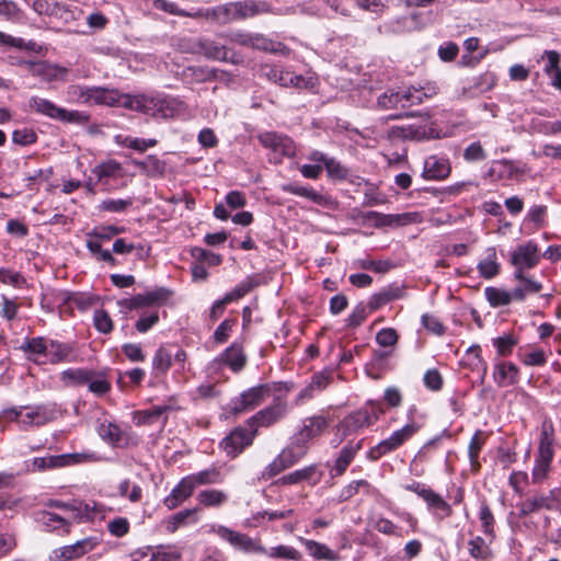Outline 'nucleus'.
<instances>
[{
	"mask_svg": "<svg viewBox=\"0 0 561 561\" xmlns=\"http://www.w3.org/2000/svg\"><path fill=\"white\" fill-rule=\"evenodd\" d=\"M390 135L393 137L411 140L439 138V134L432 126L421 124L394 126L390 129Z\"/></svg>",
	"mask_w": 561,
	"mask_h": 561,
	"instance_id": "f3484780",
	"label": "nucleus"
},
{
	"mask_svg": "<svg viewBox=\"0 0 561 561\" xmlns=\"http://www.w3.org/2000/svg\"><path fill=\"white\" fill-rule=\"evenodd\" d=\"M133 164L151 178L161 176L165 171V162L156 156H148L144 161L134 160Z\"/></svg>",
	"mask_w": 561,
	"mask_h": 561,
	"instance_id": "ea45409f",
	"label": "nucleus"
},
{
	"mask_svg": "<svg viewBox=\"0 0 561 561\" xmlns=\"http://www.w3.org/2000/svg\"><path fill=\"white\" fill-rule=\"evenodd\" d=\"M28 106L36 113L53 119H58L59 111L61 108L51 101L39 96H32L28 101Z\"/></svg>",
	"mask_w": 561,
	"mask_h": 561,
	"instance_id": "58836bf2",
	"label": "nucleus"
},
{
	"mask_svg": "<svg viewBox=\"0 0 561 561\" xmlns=\"http://www.w3.org/2000/svg\"><path fill=\"white\" fill-rule=\"evenodd\" d=\"M93 323L95 329L101 333L107 334L113 330V321L110 314L103 309L94 311Z\"/></svg>",
	"mask_w": 561,
	"mask_h": 561,
	"instance_id": "4d7b16f0",
	"label": "nucleus"
},
{
	"mask_svg": "<svg viewBox=\"0 0 561 561\" xmlns=\"http://www.w3.org/2000/svg\"><path fill=\"white\" fill-rule=\"evenodd\" d=\"M12 140L16 145L28 146L36 142L37 136L35 131L30 128L16 129L12 134Z\"/></svg>",
	"mask_w": 561,
	"mask_h": 561,
	"instance_id": "e2e57ef3",
	"label": "nucleus"
},
{
	"mask_svg": "<svg viewBox=\"0 0 561 561\" xmlns=\"http://www.w3.org/2000/svg\"><path fill=\"white\" fill-rule=\"evenodd\" d=\"M424 492L425 494H422V499L436 519L443 520L451 516L453 508L450 504H448L438 493L432 489Z\"/></svg>",
	"mask_w": 561,
	"mask_h": 561,
	"instance_id": "bb28decb",
	"label": "nucleus"
},
{
	"mask_svg": "<svg viewBox=\"0 0 561 561\" xmlns=\"http://www.w3.org/2000/svg\"><path fill=\"white\" fill-rule=\"evenodd\" d=\"M484 293L486 300L492 307L506 306L515 300V297H513V290L508 291L502 288L486 287Z\"/></svg>",
	"mask_w": 561,
	"mask_h": 561,
	"instance_id": "c03bdc74",
	"label": "nucleus"
},
{
	"mask_svg": "<svg viewBox=\"0 0 561 561\" xmlns=\"http://www.w3.org/2000/svg\"><path fill=\"white\" fill-rule=\"evenodd\" d=\"M256 428L250 431L244 427H236L220 443L222 449L230 457L238 456L245 447L250 446L255 437Z\"/></svg>",
	"mask_w": 561,
	"mask_h": 561,
	"instance_id": "ddd939ff",
	"label": "nucleus"
},
{
	"mask_svg": "<svg viewBox=\"0 0 561 561\" xmlns=\"http://www.w3.org/2000/svg\"><path fill=\"white\" fill-rule=\"evenodd\" d=\"M99 545L95 537H88L75 542L73 545L61 547L59 550L54 551L55 561H71L82 557L83 554L92 551Z\"/></svg>",
	"mask_w": 561,
	"mask_h": 561,
	"instance_id": "6ab92c4d",
	"label": "nucleus"
},
{
	"mask_svg": "<svg viewBox=\"0 0 561 561\" xmlns=\"http://www.w3.org/2000/svg\"><path fill=\"white\" fill-rule=\"evenodd\" d=\"M401 96V105H415L422 103L425 99H427L430 95L423 90V89H416L414 87H411L407 89Z\"/></svg>",
	"mask_w": 561,
	"mask_h": 561,
	"instance_id": "864d4df0",
	"label": "nucleus"
},
{
	"mask_svg": "<svg viewBox=\"0 0 561 561\" xmlns=\"http://www.w3.org/2000/svg\"><path fill=\"white\" fill-rule=\"evenodd\" d=\"M133 205V199H114V198H107L102 201L98 208L101 211H108V213H124L126 211L130 206Z\"/></svg>",
	"mask_w": 561,
	"mask_h": 561,
	"instance_id": "8fccbe9b",
	"label": "nucleus"
},
{
	"mask_svg": "<svg viewBox=\"0 0 561 561\" xmlns=\"http://www.w3.org/2000/svg\"><path fill=\"white\" fill-rule=\"evenodd\" d=\"M518 367L511 362L497 363L494 366L493 379L500 387L511 386L518 380Z\"/></svg>",
	"mask_w": 561,
	"mask_h": 561,
	"instance_id": "c85d7f7f",
	"label": "nucleus"
},
{
	"mask_svg": "<svg viewBox=\"0 0 561 561\" xmlns=\"http://www.w3.org/2000/svg\"><path fill=\"white\" fill-rule=\"evenodd\" d=\"M172 365V354L165 347H159L152 358V369L157 376L165 375Z\"/></svg>",
	"mask_w": 561,
	"mask_h": 561,
	"instance_id": "a18cd8bd",
	"label": "nucleus"
},
{
	"mask_svg": "<svg viewBox=\"0 0 561 561\" xmlns=\"http://www.w3.org/2000/svg\"><path fill=\"white\" fill-rule=\"evenodd\" d=\"M485 158V150L478 141L470 144L463 151V159L468 162L482 161Z\"/></svg>",
	"mask_w": 561,
	"mask_h": 561,
	"instance_id": "69168bd1",
	"label": "nucleus"
},
{
	"mask_svg": "<svg viewBox=\"0 0 561 561\" xmlns=\"http://www.w3.org/2000/svg\"><path fill=\"white\" fill-rule=\"evenodd\" d=\"M191 51L203 55L207 59L220 61L228 60L230 49L214 39L201 37L193 43Z\"/></svg>",
	"mask_w": 561,
	"mask_h": 561,
	"instance_id": "a211bd4d",
	"label": "nucleus"
},
{
	"mask_svg": "<svg viewBox=\"0 0 561 561\" xmlns=\"http://www.w3.org/2000/svg\"><path fill=\"white\" fill-rule=\"evenodd\" d=\"M228 500L226 492L216 489L203 490L197 495V501L207 507H219Z\"/></svg>",
	"mask_w": 561,
	"mask_h": 561,
	"instance_id": "79ce46f5",
	"label": "nucleus"
},
{
	"mask_svg": "<svg viewBox=\"0 0 561 561\" xmlns=\"http://www.w3.org/2000/svg\"><path fill=\"white\" fill-rule=\"evenodd\" d=\"M135 111L150 114L162 118L174 117L186 110V105L183 101L172 96H148L145 94L136 95Z\"/></svg>",
	"mask_w": 561,
	"mask_h": 561,
	"instance_id": "f257e3e1",
	"label": "nucleus"
},
{
	"mask_svg": "<svg viewBox=\"0 0 561 561\" xmlns=\"http://www.w3.org/2000/svg\"><path fill=\"white\" fill-rule=\"evenodd\" d=\"M33 470H45L51 468H61L62 467V457L61 455L56 456H47V457H37L33 459Z\"/></svg>",
	"mask_w": 561,
	"mask_h": 561,
	"instance_id": "6e6d98bb",
	"label": "nucleus"
},
{
	"mask_svg": "<svg viewBox=\"0 0 561 561\" xmlns=\"http://www.w3.org/2000/svg\"><path fill=\"white\" fill-rule=\"evenodd\" d=\"M218 362L226 364L234 373H238L245 366L247 356L240 345L232 344L219 355Z\"/></svg>",
	"mask_w": 561,
	"mask_h": 561,
	"instance_id": "7c9ffc66",
	"label": "nucleus"
},
{
	"mask_svg": "<svg viewBox=\"0 0 561 561\" xmlns=\"http://www.w3.org/2000/svg\"><path fill=\"white\" fill-rule=\"evenodd\" d=\"M66 94L70 103L91 105V87L71 84L67 88Z\"/></svg>",
	"mask_w": 561,
	"mask_h": 561,
	"instance_id": "49530a36",
	"label": "nucleus"
},
{
	"mask_svg": "<svg viewBox=\"0 0 561 561\" xmlns=\"http://www.w3.org/2000/svg\"><path fill=\"white\" fill-rule=\"evenodd\" d=\"M484 444V439L480 432H477L470 439L468 446L469 459L472 468L477 469L480 467L479 463V454Z\"/></svg>",
	"mask_w": 561,
	"mask_h": 561,
	"instance_id": "5fc2aeb1",
	"label": "nucleus"
},
{
	"mask_svg": "<svg viewBox=\"0 0 561 561\" xmlns=\"http://www.w3.org/2000/svg\"><path fill=\"white\" fill-rule=\"evenodd\" d=\"M451 171L448 158L432 154L424 160L422 176L425 180L440 181L449 176Z\"/></svg>",
	"mask_w": 561,
	"mask_h": 561,
	"instance_id": "aec40b11",
	"label": "nucleus"
},
{
	"mask_svg": "<svg viewBox=\"0 0 561 561\" xmlns=\"http://www.w3.org/2000/svg\"><path fill=\"white\" fill-rule=\"evenodd\" d=\"M94 373L83 368H68L60 374V380L67 387H76L88 383Z\"/></svg>",
	"mask_w": 561,
	"mask_h": 561,
	"instance_id": "72a5a7b5",
	"label": "nucleus"
},
{
	"mask_svg": "<svg viewBox=\"0 0 561 561\" xmlns=\"http://www.w3.org/2000/svg\"><path fill=\"white\" fill-rule=\"evenodd\" d=\"M424 385L432 391H438L443 387V378L437 369H428L423 377Z\"/></svg>",
	"mask_w": 561,
	"mask_h": 561,
	"instance_id": "774afa93",
	"label": "nucleus"
},
{
	"mask_svg": "<svg viewBox=\"0 0 561 561\" xmlns=\"http://www.w3.org/2000/svg\"><path fill=\"white\" fill-rule=\"evenodd\" d=\"M319 480L320 474L317 471V467L312 465L285 474L280 478L279 481L282 484H296L302 481H308L311 484H316L319 482Z\"/></svg>",
	"mask_w": 561,
	"mask_h": 561,
	"instance_id": "473e14b6",
	"label": "nucleus"
},
{
	"mask_svg": "<svg viewBox=\"0 0 561 561\" xmlns=\"http://www.w3.org/2000/svg\"><path fill=\"white\" fill-rule=\"evenodd\" d=\"M399 104H401L400 93L392 90L383 92L377 99V106L380 110H392Z\"/></svg>",
	"mask_w": 561,
	"mask_h": 561,
	"instance_id": "13d9d810",
	"label": "nucleus"
},
{
	"mask_svg": "<svg viewBox=\"0 0 561 561\" xmlns=\"http://www.w3.org/2000/svg\"><path fill=\"white\" fill-rule=\"evenodd\" d=\"M234 5L238 20H244L257 14L272 12L271 5L265 1L247 0L234 2Z\"/></svg>",
	"mask_w": 561,
	"mask_h": 561,
	"instance_id": "c756f323",
	"label": "nucleus"
},
{
	"mask_svg": "<svg viewBox=\"0 0 561 561\" xmlns=\"http://www.w3.org/2000/svg\"><path fill=\"white\" fill-rule=\"evenodd\" d=\"M283 190L287 193H290V194H294L297 196H304L319 205H322L325 201L323 195H321L320 193L316 192L314 190L306 187V186L288 184V185H285L283 187Z\"/></svg>",
	"mask_w": 561,
	"mask_h": 561,
	"instance_id": "de8ad7c7",
	"label": "nucleus"
},
{
	"mask_svg": "<svg viewBox=\"0 0 561 561\" xmlns=\"http://www.w3.org/2000/svg\"><path fill=\"white\" fill-rule=\"evenodd\" d=\"M550 465H551L550 460H543V459L536 458L535 466H534L533 472H531L533 483L540 484L547 479L549 470H550Z\"/></svg>",
	"mask_w": 561,
	"mask_h": 561,
	"instance_id": "bf43d9fd",
	"label": "nucleus"
},
{
	"mask_svg": "<svg viewBox=\"0 0 561 561\" xmlns=\"http://www.w3.org/2000/svg\"><path fill=\"white\" fill-rule=\"evenodd\" d=\"M541 255L539 252L538 244L529 240L526 243L517 245L512 252L511 264L514 266V271H522L526 273V270H531L538 265Z\"/></svg>",
	"mask_w": 561,
	"mask_h": 561,
	"instance_id": "9b49d317",
	"label": "nucleus"
},
{
	"mask_svg": "<svg viewBox=\"0 0 561 561\" xmlns=\"http://www.w3.org/2000/svg\"><path fill=\"white\" fill-rule=\"evenodd\" d=\"M175 401L170 399L168 403L153 405L146 410H138L133 413V422L137 426L161 425L164 427L168 422V412L178 410Z\"/></svg>",
	"mask_w": 561,
	"mask_h": 561,
	"instance_id": "1a4fd4ad",
	"label": "nucleus"
},
{
	"mask_svg": "<svg viewBox=\"0 0 561 561\" xmlns=\"http://www.w3.org/2000/svg\"><path fill=\"white\" fill-rule=\"evenodd\" d=\"M8 414L11 420H16L24 425L35 426H42L54 419V411L45 405L14 408Z\"/></svg>",
	"mask_w": 561,
	"mask_h": 561,
	"instance_id": "9d476101",
	"label": "nucleus"
},
{
	"mask_svg": "<svg viewBox=\"0 0 561 561\" xmlns=\"http://www.w3.org/2000/svg\"><path fill=\"white\" fill-rule=\"evenodd\" d=\"M62 123L76 124V125H84L89 123L90 115L85 112L80 111H68L64 107L59 111L58 119Z\"/></svg>",
	"mask_w": 561,
	"mask_h": 561,
	"instance_id": "3c124183",
	"label": "nucleus"
},
{
	"mask_svg": "<svg viewBox=\"0 0 561 561\" xmlns=\"http://www.w3.org/2000/svg\"><path fill=\"white\" fill-rule=\"evenodd\" d=\"M41 520L48 530H56L68 524L64 517L50 512L42 513Z\"/></svg>",
	"mask_w": 561,
	"mask_h": 561,
	"instance_id": "338daca9",
	"label": "nucleus"
},
{
	"mask_svg": "<svg viewBox=\"0 0 561 561\" xmlns=\"http://www.w3.org/2000/svg\"><path fill=\"white\" fill-rule=\"evenodd\" d=\"M374 528L381 534L388 536H397L401 537L400 528L394 525L390 519L385 517H379L375 520Z\"/></svg>",
	"mask_w": 561,
	"mask_h": 561,
	"instance_id": "0e129e2a",
	"label": "nucleus"
},
{
	"mask_svg": "<svg viewBox=\"0 0 561 561\" xmlns=\"http://www.w3.org/2000/svg\"><path fill=\"white\" fill-rule=\"evenodd\" d=\"M19 65L25 67L32 76L39 77L46 81L64 79L68 72L66 68L46 61L23 60Z\"/></svg>",
	"mask_w": 561,
	"mask_h": 561,
	"instance_id": "dca6fc26",
	"label": "nucleus"
},
{
	"mask_svg": "<svg viewBox=\"0 0 561 561\" xmlns=\"http://www.w3.org/2000/svg\"><path fill=\"white\" fill-rule=\"evenodd\" d=\"M271 558L298 561L301 557L300 552L290 546L280 545L271 548L266 553Z\"/></svg>",
	"mask_w": 561,
	"mask_h": 561,
	"instance_id": "603ef678",
	"label": "nucleus"
},
{
	"mask_svg": "<svg viewBox=\"0 0 561 561\" xmlns=\"http://www.w3.org/2000/svg\"><path fill=\"white\" fill-rule=\"evenodd\" d=\"M329 420L323 415H313L302 420V425L296 433V442L305 444L320 436L329 426Z\"/></svg>",
	"mask_w": 561,
	"mask_h": 561,
	"instance_id": "412c9836",
	"label": "nucleus"
},
{
	"mask_svg": "<svg viewBox=\"0 0 561 561\" xmlns=\"http://www.w3.org/2000/svg\"><path fill=\"white\" fill-rule=\"evenodd\" d=\"M299 541L305 546L307 552L318 559V560H325V561H339L340 556L330 549L327 545L318 542L316 540L306 539L300 537Z\"/></svg>",
	"mask_w": 561,
	"mask_h": 561,
	"instance_id": "2f4dec72",
	"label": "nucleus"
},
{
	"mask_svg": "<svg viewBox=\"0 0 561 561\" xmlns=\"http://www.w3.org/2000/svg\"><path fill=\"white\" fill-rule=\"evenodd\" d=\"M47 346L46 364L56 365L64 362H73V348L70 344L48 339Z\"/></svg>",
	"mask_w": 561,
	"mask_h": 561,
	"instance_id": "cd10ccee",
	"label": "nucleus"
},
{
	"mask_svg": "<svg viewBox=\"0 0 561 561\" xmlns=\"http://www.w3.org/2000/svg\"><path fill=\"white\" fill-rule=\"evenodd\" d=\"M513 276L517 282L513 288L515 301H524L527 296L538 294L542 289V284L525 272L514 271Z\"/></svg>",
	"mask_w": 561,
	"mask_h": 561,
	"instance_id": "4be33fe9",
	"label": "nucleus"
},
{
	"mask_svg": "<svg viewBox=\"0 0 561 561\" xmlns=\"http://www.w3.org/2000/svg\"><path fill=\"white\" fill-rule=\"evenodd\" d=\"M227 39L230 43H234L241 46L251 47L254 49H260L264 51H279L280 43L273 42L272 39L265 37L262 34L256 33H247L242 31L230 32L226 35Z\"/></svg>",
	"mask_w": 561,
	"mask_h": 561,
	"instance_id": "f8f14e48",
	"label": "nucleus"
},
{
	"mask_svg": "<svg viewBox=\"0 0 561 561\" xmlns=\"http://www.w3.org/2000/svg\"><path fill=\"white\" fill-rule=\"evenodd\" d=\"M417 431L419 426L414 423L404 425L402 428L396 431L390 437L381 440L377 446L373 447L367 454L368 459L377 460L381 456L396 450L410 439Z\"/></svg>",
	"mask_w": 561,
	"mask_h": 561,
	"instance_id": "6e6552de",
	"label": "nucleus"
},
{
	"mask_svg": "<svg viewBox=\"0 0 561 561\" xmlns=\"http://www.w3.org/2000/svg\"><path fill=\"white\" fill-rule=\"evenodd\" d=\"M210 533L228 542L233 549L244 553H266V549L259 540L251 538L247 534L236 531L227 526L214 525L210 527Z\"/></svg>",
	"mask_w": 561,
	"mask_h": 561,
	"instance_id": "20e7f679",
	"label": "nucleus"
},
{
	"mask_svg": "<svg viewBox=\"0 0 561 561\" xmlns=\"http://www.w3.org/2000/svg\"><path fill=\"white\" fill-rule=\"evenodd\" d=\"M540 510L561 512V489L554 488L548 492L529 495L519 504L520 516H527Z\"/></svg>",
	"mask_w": 561,
	"mask_h": 561,
	"instance_id": "39448f33",
	"label": "nucleus"
},
{
	"mask_svg": "<svg viewBox=\"0 0 561 561\" xmlns=\"http://www.w3.org/2000/svg\"><path fill=\"white\" fill-rule=\"evenodd\" d=\"M98 433L103 440L111 444H118L122 438V432L119 427L111 422H103L98 427Z\"/></svg>",
	"mask_w": 561,
	"mask_h": 561,
	"instance_id": "09e8293b",
	"label": "nucleus"
},
{
	"mask_svg": "<svg viewBox=\"0 0 561 561\" xmlns=\"http://www.w3.org/2000/svg\"><path fill=\"white\" fill-rule=\"evenodd\" d=\"M363 447V439L358 442H348L340 451L334 466L331 469V476L339 477L342 476L347 467L351 465L356 454Z\"/></svg>",
	"mask_w": 561,
	"mask_h": 561,
	"instance_id": "b1692460",
	"label": "nucleus"
},
{
	"mask_svg": "<svg viewBox=\"0 0 561 561\" xmlns=\"http://www.w3.org/2000/svg\"><path fill=\"white\" fill-rule=\"evenodd\" d=\"M268 396L270 388L267 385L252 387L232 399L227 405V411L233 415L251 411L259 407Z\"/></svg>",
	"mask_w": 561,
	"mask_h": 561,
	"instance_id": "423d86ee",
	"label": "nucleus"
},
{
	"mask_svg": "<svg viewBox=\"0 0 561 561\" xmlns=\"http://www.w3.org/2000/svg\"><path fill=\"white\" fill-rule=\"evenodd\" d=\"M468 551L478 561H486L492 554L489 545L481 536H476L468 541Z\"/></svg>",
	"mask_w": 561,
	"mask_h": 561,
	"instance_id": "37998d69",
	"label": "nucleus"
},
{
	"mask_svg": "<svg viewBox=\"0 0 561 561\" xmlns=\"http://www.w3.org/2000/svg\"><path fill=\"white\" fill-rule=\"evenodd\" d=\"M478 271L480 276L490 279L495 277L500 272V264L496 259V251L494 248L486 250V255L478 264Z\"/></svg>",
	"mask_w": 561,
	"mask_h": 561,
	"instance_id": "c9c22d12",
	"label": "nucleus"
},
{
	"mask_svg": "<svg viewBox=\"0 0 561 561\" xmlns=\"http://www.w3.org/2000/svg\"><path fill=\"white\" fill-rule=\"evenodd\" d=\"M187 477L195 489L198 485L221 483L224 480L222 474L215 467H210L196 473L188 474Z\"/></svg>",
	"mask_w": 561,
	"mask_h": 561,
	"instance_id": "e433bc0d",
	"label": "nucleus"
},
{
	"mask_svg": "<svg viewBox=\"0 0 561 561\" xmlns=\"http://www.w3.org/2000/svg\"><path fill=\"white\" fill-rule=\"evenodd\" d=\"M171 295L165 288H156L154 290L138 294L129 299L119 301V305L127 310H135L146 307H154L164 304Z\"/></svg>",
	"mask_w": 561,
	"mask_h": 561,
	"instance_id": "4468645a",
	"label": "nucleus"
},
{
	"mask_svg": "<svg viewBox=\"0 0 561 561\" xmlns=\"http://www.w3.org/2000/svg\"><path fill=\"white\" fill-rule=\"evenodd\" d=\"M47 342L48 339L44 336L25 339L21 344L20 350L25 353L27 359L34 362L35 364H46L45 359L47 358L48 347Z\"/></svg>",
	"mask_w": 561,
	"mask_h": 561,
	"instance_id": "5701e85b",
	"label": "nucleus"
},
{
	"mask_svg": "<svg viewBox=\"0 0 561 561\" xmlns=\"http://www.w3.org/2000/svg\"><path fill=\"white\" fill-rule=\"evenodd\" d=\"M124 147L134 149L139 152L146 151L148 148L154 147L157 145L156 139H140L136 137H125L121 142Z\"/></svg>",
	"mask_w": 561,
	"mask_h": 561,
	"instance_id": "680f3d73",
	"label": "nucleus"
},
{
	"mask_svg": "<svg viewBox=\"0 0 561 561\" xmlns=\"http://www.w3.org/2000/svg\"><path fill=\"white\" fill-rule=\"evenodd\" d=\"M92 173L96 176L98 182L104 186L108 184L110 179H118L125 175L122 164L114 159L96 164L92 169ZM103 191H108V188L104 187Z\"/></svg>",
	"mask_w": 561,
	"mask_h": 561,
	"instance_id": "393cba45",
	"label": "nucleus"
},
{
	"mask_svg": "<svg viewBox=\"0 0 561 561\" xmlns=\"http://www.w3.org/2000/svg\"><path fill=\"white\" fill-rule=\"evenodd\" d=\"M195 488L190 481L188 477H184L181 481L172 489L171 493L164 497L163 504L169 510H174L186 501L194 492Z\"/></svg>",
	"mask_w": 561,
	"mask_h": 561,
	"instance_id": "a878e982",
	"label": "nucleus"
},
{
	"mask_svg": "<svg viewBox=\"0 0 561 561\" xmlns=\"http://www.w3.org/2000/svg\"><path fill=\"white\" fill-rule=\"evenodd\" d=\"M197 512L198 508H190L181 511L174 515H172L165 525V528L169 533H175L180 527L187 525V524H194L197 522Z\"/></svg>",
	"mask_w": 561,
	"mask_h": 561,
	"instance_id": "4c0bfd02",
	"label": "nucleus"
},
{
	"mask_svg": "<svg viewBox=\"0 0 561 561\" xmlns=\"http://www.w3.org/2000/svg\"><path fill=\"white\" fill-rule=\"evenodd\" d=\"M479 520L481 523L482 533L492 541L495 538V518L485 501L480 503Z\"/></svg>",
	"mask_w": 561,
	"mask_h": 561,
	"instance_id": "a19ab883",
	"label": "nucleus"
},
{
	"mask_svg": "<svg viewBox=\"0 0 561 561\" xmlns=\"http://www.w3.org/2000/svg\"><path fill=\"white\" fill-rule=\"evenodd\" d=\"M282 87H294L297 89H310L314 85L313 77H304L300 75H295L282 68V71L278 76V82Z\"/></svg>",
	"mask_w": 561,
	"mask_h": 561,
	"instance_id": "f704fd0d",
	"label": "nucleus"
},
{
	"mask_svg": "<svg viewBox=\"0 0 561 561\" xmlns=\"http://www.w3.org/2000/svg\"><path fill=\"white\" fill-rule=\"evenodd\" d=\"M376 420L377 416L366 409L347 414L336 426L334 446L340 445L344 439L359 433L365 427H369Z\"/></svg>",
	"mask_w": 561,
	"mask_h": 561,
	"instance_id": "7ed1b4c3",
	"label": "nucleus"
},
{
	"mask_svg": "<svg viewBox=\"0 0 561 561\" xmlns=\"http://www.w3.org/2000/svg\"><path fill=\"white\" fill-rule=\"evenodd\" d=\"M286 413V402L277 400L272 405L259 411L256 414L251 416L248 421V425L251 428H256L257 426L268 427L283 419Z\"/></svg>",
	"mask_w": 561,
	"mask_h": 561,
	"instance_id": "2eb2a0df",
	"label": "nucleus"
},
{
	"mask_svg": "<svg viewBox=\"0 0 561 561\" xmlns=\"http://www.w3.org/2000/svg\"><path fill=\"white\" fill-rule=\"evenodd\" d=\"M324 167L328 176L333 180H345L350 175L348 169L333 158H330Z\"/></svg>",
	"mask_w": 561,
	"mask_h": 561,
	"instance_id": "052dcab7",
	"label": "nucleus"
},
{
	"mask_svg": "<svg viewBox=\"0 0 561 561\" xmlns=\"http://www.w3.org/2000/svg\"><path fill=\"white\" fill-rule=\"evenodd\" d=\"M260 144L270 150V161L280 163L284 158H291L296 154L294 140L284 134L265 131L257 135Z\"/></svg>",
	"mask_w": 561,
	"mask_h": 561,
	"instance_id": "f03ea898",
	"label": "nucleus"
},
{
	"mask_svg": "<svg viewBox=\"0 0 561 561\" xmlns=\"http://www.w3.org/2000/svg\"><path fill=\"white\" fill-rule=\"evenodd\" d=\"M90 99L91 105L121 106L134 111L137 107L136 95L124 94L116 89L91 87Z\"/></svg>",
	"mask_w": 561,
	"mask_h": 561,
	"instance_id": "0eeeda50",
	"label": "nucleus"
}]
</instances>
